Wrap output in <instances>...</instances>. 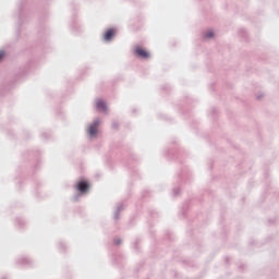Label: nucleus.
I'll list each match as a JSON object with an SVG mask.
<instances>
[{"label": "nucleus", "mask_w": 279, "mask_h": 279, "mask_svg": "<svg viewBox=\"0 0 279 279\" xmlns=\"http://www.w3.org/2000/svg\"><path fill=\"white\" fill-rule=\"evenodd\" d=\"M215 36V33L213 31L207 32L206 38H213Z\"/></svg>", "instance_id": "nucleus-6"}, {"label": "nucleus", "mask_w": 279, "mask_h": 279, "mask_svg": "<svg viewBox=\"0 0 279 279\" xmlns=\"http://www.w3.org/2000/svg\"><path fill=\"white\" fill-rule=\"evenodd\" d=\"M97 128H99V121H96L88 128V134L89 136H95L97 134Z\"/></svg>", "instance_id": "nucleus-4"}, {"label": "nucleus", "mask_w": 279, "mask_h": 279, "mask_svg": "<svg viewBox=\"0 0 279 279\" xmlns=\"http://www.w3.org/2000/svg\"><path fill=\"white\" fill-rule=\"evenodd\" d=\"M3 58H5V52L0 51V62L3 60Z\"/></svg>", "instance_id": "nucleus-7"}, {"label": "nucleus", "mask_w": 279, "mask_h": 279, "mask_svg": "<svg viewBox=\"0 0 279 279\" xmlns=\"http://www.w3.org/2000/svg\"><path fill=\"white\" fill-rule=\"evenodd\" d=\"M76 189H77V191H80V193H86V191H88V189H90V185L86 181H81V182H78Z\"/></svg>", "instance_id": "nucleus-2"}, {"label": "nucleus", "mask_w": 279, "mask_h": 279, "mask_svg": "<svg viewBox=\"0 0 279 279\" xmlns=\"http://www.w3.org/2000/svg\"><path fill=\"white\" fill-rule=\"evenodd\" d=\"M96 108L99 112H106V108H107L106 102L101 99H97L96 100Z\"/></svg>", "instance_id": "nucleus-3"}, {"label": "nucleus", "mask_w": 279, "mask_h": 279, "mask_svg": "<svg viewBox=\"0 0 279 279\" xmlns=\"http://www.w3.org/2000/svg\"><path fill=\"white\" fill-rule=\"evenodd\" d=\"M114 34H117V31L114 28H109L105 33V40H112V37L114 36Z\"/></svg>", "instance_id": "nucleus-5"}, {"label": "nucleus", "mask_w": 279, "mask_h": 279, "mask_svg": "<svg viewBox=\"0 0 279 279\" xmlns=\"http://www.w3.org/2000/svg\"><path fill=\"white\" fill-rule=\"evenodd\" d=\"M135 53L136 56H138L140 58H143L144 60H147V58H149V52L146 51L145 48L141 46L135 47Z\"/></svg>", "instance_id": "nucleus-1"}]
</instances>
